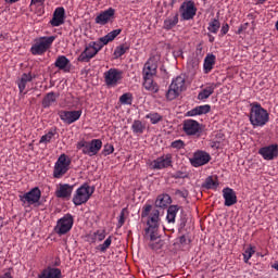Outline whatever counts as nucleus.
I'll use <instances>...</instances> for the list:
<instances>
[{"label": "nucleus", "mask_w": 278, "mask_h": 278, "mask_svg": "<svg viewBox=\"0 0 278 278\" xmlns=\"http://www.w3.org/2000/svg\"><path fill=\"white\" fill-rule=\"evenodd\" d=\"M151 210H153V206L151 204H146L142 207L141 212V218H147V228H146V238L147 240H150L149 247L152 249V251H159V249H162V244L160 243V211L154 210L151 213ZM150 214V215H149Z\"/></svg>", "instance_id": "f257e3e1"}, {"label": "nucleus", "mask_w": 278, "mask_h": 278, "mask_svg": "<svg viewBox=\"0 0 278 278\" xmlns=\"http://www.w3.org/2000/svg\"><path fill=\"white\" fill-rule=\"evenodd\" d=\"M249 121L253 129L266 127L270 121V113L260 102H253L250 104Z\"/></svg>", "instance_id": "f03ea898"}, {"label": "nucleus", "mask_w": 278, "mask_h": 278, "mask_svg": "<svg viewBox=\"0 0 278 278\" xmlns=\"http://www.w3.org/2000/svg\"><path fill=\"white\" fill-rule=\"evenodd\" d=\"M102 147L103 141H101V139H92L91 141L81 139L76 143L77 151H81L83 155H88L89 157H94V155H98Z\"/></svg>", "instance_id": "7ed1b4c3"}, {"label": "nucleus", "mask_w": 278, "mask_h": 278, "mask_svg": "<svg viewBox=\"0 0 278 278\" xmlns=\"http://www.w3.org/2000/svg\"><path fill=\"white\" fill-rule=\"evenodd\" d=\"M55 42V36H43L35 39L30 47L31 55H45Z\"/></svg>", "instance_id": "20e7f679"}, {"label": "nucleus", "mask_w": 278, "mask_h": 278, "mask_svg": "<svg viewBox=\"0 0 278 278\" xmlns=\"http://www.w3.org/2000/svg\"><path fill=\"white\" fill-rule=\"evenodd\" d=\"M92 194H94V187L85 182L76 190L72 201L76 206L84 205L90 201Z\"/></svg>", "instance_id": "39448f33"}, {"label": "nucleus", "mask_w": 278, "mask_h": 278, "mask_svg": "<svg viewBox=\"0 0 278 278\" xmlns=\"http://www.w3.org/2000/svg\"><path fill=\"white\" fill-rule=\"evenodd\" d=\"M186 90V77L177 76L172 80L169 88L166 92V99L168 101H175L179 94H181Z\"/></svg>", "instance_id": "423d86ee"}, {"label": "nucleus", "mask_w": 278, "mask_h": 278, "mask_svg": "<svg viewBox=\"0 0 278 278\" xmlns=\"http://www.w3.org/2000/svg\"><path fill=\"white\" fill-rule=\"evenodd\" d=\"M103 43L100 41H91L85 46L84 51L78 55V62H90L101 49H103Z\"/></svg>", "instance_id": "0eeeda50"}, {"label": "nucleus", "mask_w": 278, "mask_h": 278, "mask_svg": "<svg viewBox=\"0 0 278 278\" xmlns=\"http://www.w3.org/2000/svg\"><path fill=\"white\" fill-rule=\"evenodd\" d=\"M71 168V159L66 154H61L54 164L53 177L54 179H62Z\"/></svg>", "instance_id": "6e6552de"}, {"label": "nucleus", "mask_w": 278, "mask_h": 278, "mask_svg": "<svg viewBox=\"0 0 278 278\" xmlns=\"http://www.w3.org/2000/svg\"><path fill=\"white\" fill-rule=\"evenodd\" d=\"M73 225H75V218L71 215V213H67L58 219L54 231L58 233V236H66V233L73 229Z\"/></svg>", "instance_id": "1a4fd4ad"}, {"label": "nucleus", "mask_w": 278, "mask_h": 278, "mask_svg": "<svg viewBox=\"0 0 278 278\" xmlns=\"http://www.w3.org/2000/svg\"><path fill=\"white\" fill-rule=\"evenodd\" d=\"M197 4L192 0H186L179 8L181 21H192L197 16Z\"/></svg>", "instance_id": "9d476101"}, {"label": "nucleus", "mask_w": 278, "mask_h": 278, "mask_svg": "<svg viewBox=\"0 0 278 278\" xmlns=\"http://www.w3.org/2000/svg\"><path fill=\"white\" fill-rule=\"evenodd\" d=\"M84 114V111L80 110H61L58 112L59 118H61L62 123L65 125H73V123H77L79 118H81V115Z\"/></svg>", "instance_id": "9b49d317"}, {"label": "nucleus", "mask_w": 278, "mask_h": 278, "mask_svg": "<svg viewBox=\"0 0 278 278\" xmlns=\"http://www.w3.org/2000/svg\"><path fill=\"white\" fill-rule=\"evenodd\" d=\"M121 81H123V71L112 67L104 72V83L109 88H115Z\"/></svg>", "instance_id": "f8f14e48"}, {"label": "nucleus", "mask_w": 278, "mask_h": 278, "mask_svg": "<svg viewBox=\"0 0 278 278\" xmlns=\"http://www.w3.org/2000/svg\"><path fill=\"white\" fill-rule=\"evenodd\" d=\"M182 131L186 136H201L203 127L198 121L189 118L182 122Z\"/></svg>", "instance_id": "ddd939ff"}, {"label": "nucleus", "mask_w": 278, "mask_h": 278, "mask_svg": "<svg viewBox=\"0 0 278 278\" xmlns=\"http://www.w3.org/2000/svg\"><path fill=\"white\" fill-rule=\"evenodd\" d=\"M170 166H173V154L170 153L163 154L150 163L152 170H164V168H170Z\"/></svg>", "instance_id": "4468645a"}, {"label": "nucleus", "mask_w": 278, "mask_h": 278, "mask_svg": "<svg viewBox=\"0 0 278 278\" xmlns=\"http://www.w3.org/2000/svg\"><path fill=\"white\" fill-rule=\"evenodd\" d=\"M210 160H212V156L210 153L198 150L193 153V156L190 159L191 166H194V168H199V166H205V164H208Z\"/></svg>", "instance_id": "2eb2a0df"}, {"label": "nucleus", "mask_w": 278, "mask_h": 278, "mask_svg": "<svg viewBox=\"0 0 278 278\" xmlns=\"http://www.w3.org/2000/svg\"><path fill=\"white\" fill-rule=\"evenodd\" d=\"M73 190H75V185L59 184L55 190V197L56 199L71 201V197H73Z\"/></svg>", "instance_id": "dca6fc26"}, {"label": "nucleus", "mask_w": 278, "mask_h": 278, "mask_svg": "<svg viewBox=\"0 0 278 278\" xmlns=\"http://www.w3.org/2000/svg\"><path fill=\"white\" fill-rule=\"evenodd\" d=\"M41 197H42V191H40V188L35 187L30 191L24 193L21 197V201H23V203H27L28 205H34L40 202Z\"/></svg>", "instance_id": "f3484780"}, {"label": "nucleus", "mask_w": 278, "mask_h": 278, "mask_svg": "<svg viewBox=\"0 0 278 278\" xmlns=\"http://www.w3.org/2000/svg\"><path fill=\"white\" fill-rule=\"evenodd\" d=\"M115 14L116 10L109 8L108 10L102 11L96 16L94 23L97 25H108V23H112V21H114Z\"/></svg>", "instance_id": "a211bd4d"}, {"label": "nucleus", "mask_w": 278, "mask_h": 278, "mask_svg": "<svg viewBox=\"0 0 278 278\" xmlns=\"http://www.w3.org/2000/svg\"><path fill=\"white\" fill-rule=\"evenodd\" d=\"M258 154L262 155L263 160L273 161L278 156V144L263 147L258 150Z\"/></svg>", "instance_id": "6ab92c4d"}, {"label": "nucleus", "mask_w": 278, "mask_h": 278, "mask_svg": "<svg viewBox=\"0 0 278 278\" xmlns=\"http://www.w3.org/2000/svg\"><path fill=\"white\" fill-rule=\"evenodd\" d=\"M224 197V205L226 207H231V205H236L238 203V195H236V191L233 189L227 187L223 189Z\"/></svg>", "instance_id": "aec40b11"}, {"label": "nucleus", "mask_w": 278, "mask_h": 278, "mask_svg": "<svg viewBox=\"0 0 278 278\" xmlns=\"http://www.w3.org/2000/svg\"><path fill=\"white\" fill-rule=\"evenodd\" d=\"M66 11L63 7H59L54 10L53 17L50 21V25L52 27H60V25H64V18H65Z\"/></svg>", "instance_id": "412c9836"}, {"label": "nucleus", "mask_w": 278, "mask_h": 278, "mask_svg": "<svg viewBox=\"0 0 278 278\" xmlns=\"http://www.w3.org/2000/svg\"><path fill=\"white\" fill-rule=\"evenodd\" d=\"M142 75L143 77H155L157 75V61H154L153 59L148 60L143 66Z\"/></svg>", "instance_id": "4be33fe9"}, {"label": "nucleus", "mask_w": 278, "mask_h": 278, "mask_svg": "<svg viewBox=\"0 0 278 278\" xmlns=\"http://www.w3.org/2000/svg\"><path fill=\"white\" fill-rule=\"evenodd\" d=\"M212 112V105L203 104L198 105L186 113V116L194 117V116H203L204 114H210Z\"/></svg>", "instance_id": "5701e85b"}, {"label": "nucleus", "mask_w": 278, "mask_h": 278, "mask_svg": "<svg viewBox=\"0 0 278 278\" xmlns=\"http://www.w3.org/2000/svg\"><path fill=\"white\" fill-rule=\"evenodd\" d=\"M38 278H62V269L48 266L47 268L42 269V271L38 275Z\"/></svg>", "instance_id": "b1692460"}, {"label": "nucleus", "mask_w": 278, "mask_h": 278, "mask_svg": "<svg viewBox=\"0 0 278 278\" xmlns=\"http://www.w3.org/2000/svg\"><path fill=\"white\" fill-rule=\"evenodd\" d=\"M54 66L59 68V71L71 73V60L65 55H59L54 62Z\"/></svg>", "instance_id": "393cba45"}, {"label": "nucleus", "mask_w": 278, "mask_h": 278, "mask_svg": "<svg viewBox=\"0 0 278 278\" xmlns=\"http://www.w3.org/2000/svg\"><path fill=\"white\" fill-rule=\"evenodd\" d=\"M34 79H36V76L31 75V73L22 74V77L17 81V87L21 94L25 92V89L27 88V84H29L30 81H34Z\"/></svg>", "instance_id": "a878e982"}, {"label": "nucleus", "mask_w": 278, "mask_h": 278, "mask_svg": "<svg viewBox=\"0 0 278 278\" xmlns=\"http://www.w3.org/2000/svg\"><path fill=\"white\" fill-rule=\"evenodd\" d=\"M216 64V55L213 53L206 54L203 63V73L208 75L214 70V65Z\"/></svg>", "instance_id": "bb28decb"}, {"label": "nucleus", "mask_w": 278, "mask_h": 278, "mask_svg": "<svg viewBox=\"0 0 278 278\" xmlns=\"http://www.w3.org/2000/svg\"><path fill=\"white\" fill-rule=\"evenodd\" d=\"M218 88L216 84H210L206 88L202 89L198 94V101H207L208 97Z\"/></svg>", "instance_id": "cd10ccee"}, {"label": "nucleus", "mask_w": 278, "mask_h": 278, "mask_svg": "<svg viewBox=\"0 0 278 278\" xmlns=\"http://www.w3.org/2000/svg\"><path fill=\"white\" fill-rule=\"evenodd\" d=\"M143 88L152 94L160 92V86L157 85V83H154L153 78L151 77H143Z\"/></svg>", "instance_id": "c85d7f7f"}, {"label": "nucleus", "mask_w": 278, "mask_h": 278, "mask_svg": "<svg viewBox=\"0 0 278 278\" xmlns=\"http://www.w3.org/2000/svg\"><path fill=\"white\" fill-rule=\"evenodd\" d=\"M122 33H123V29L117 28L110 31L104 37H101L99 40L101 41L102 46L105 47V45H108L109 42H112L115 38L121 36Z\"/></svg>", "instance_id": "c756f323"}, {"label": "nucleus", "mask_w": 278, "mask_h": 278, "mask_svg": "<svg viewBox=\"0 0 278 278\" xmlns=\"http://www.w3.org/2000/svg\"><path fill=\"white\" fill-rule=\"evenodd\" d=\"M177 23H179V14L176 13L164 20L163 28H165L167 31H170L173 27L177 26Z\"/></svg>", "instance_id": "7c9ffc66"}, {"label": "nucleus", "mask_w": 278, "mask_h": 278, "mask_svg": "<svg viewBox=\"0 0 278 278\" xmlns=\"http://www.w3.org/2000/svg\"><path fill=\"white\" fill-rule=\"evenodd\" d=\"M55 136H58V128H50L46 135L41 136L39 144L51 143Z\"/></svg>", "instance_id": "2f4dec72"}, {"label": "nucleus", "mask_w": 278, "mask_h": 278, "mask_svg": "<svg viewBox=\"0 0 278 278\" xmlns=\"http://www.w3.org/2000/svg\"><path fill=\"white\" fill-rule=\"evenodd\" d=\"M173 203V200L170 199V195L163 193L157 195L155 200V206L156 207H168Z\"/></svg>", "instance_id": "473e14b6"}, {"label": "nucleus", "mask_w": 278, "mask_h": 278, "mask_svg": "<svg viewBox=\"0 0 278 278\" xmlns=\"http://www.w3.org/2000/svg\"><path fill=\"white\" fill-rule=\"evenodd\" d=\"M179 212V206L178 205H170L167 208V215H166V220L167 223L175 225V218H177V213Z\"/></svg>", "instance_id": "72a5a7b5"}, {"label": "nucleus", "mask_w": 278, "mask_h": 278, "mask_svg": "<svg viewBox=\"0 0 278 278\" xmlns=\"http://www.w3.org/2000/svg\"><path fill=\"white\" fill-rule=\"evenodd\" d=\"M144 129H147V126H144L140 119H135L132 122L131 130L135 136H142V134H144Z\"/></svg>", "instance_id": "f704fd0d"}, {"label": "nucleus", "mask_w": 278, "mask_h": 278, "mask_svg": "<svg viewBox=\"0 0 278 278\" xmlns=\"http://www.w3.org/2000/svg\"><path fill=\"white\" fill-rule=\"evenodd\" d=\"M129 49H130V46L127 42L117 46L114 50L115 59L118 60V58H123V55H125V53H127Z\"/></svg>", "instance_id": "c9c22d12"}, {"label": "nucleus", "mask_w": 278, "mask_h": 278, "mask_svg": "<svg viewBox=\"0 0 278 278\" xmlns=\"http://www.w3.org/2000/svg\"><path fill=\"white\" fill-rule=\"evenodd\" d=\"M220 29V21L217 17L211 20V23H208L207 31L210 34H218V30Z\"/></svg>", "instance_id": "e433bc0d"}, {"label": "nucleus", "mask_w": 278, "mask_h": 278, "mask_svg": "<svg viewBox=\"0 0 278 278\" xmlns=\"http://www.w3.org/2000/svg\"><path fill=\"white\" fill-rule=\"evenodd\" d=\"M56 98H55V92L51 91L46 94V97L42 100V106L43 108H51L53 103H55Z\"/></svg>", "instance_id": "4c0bfd02"}, {"label": "nucleus", "mask_w": 278, "mask_h": 278, "mask_svg": "<svg viewBox=\"0 0 278 278\" xmlns=\"http://www.w3.org/2000/svg\"><path fill=\"white\" fill-rule=\"evenodd\" d=\"M202 188H205V190H216V188H218V180H214L212 176H208L202 185Z\"/></svg>", "instance_id": "58836bf2"}, {"label": "nucleus", "mask_w": 278, "mask_h": 278, "mask_svg": "<svg viewBox=\"0 0 278 278\" xmlns=\"http://www.w3.org/2000/svg\"><path fill=\"white\" fill-rule=\"evenodd\" d=\"M112 247V236H109L103 243L96 247V251H99L100 253H105L108 249Z\"/></svg>", "instance_id": "ea45409f"}, {"label": "nucleus", "mask_w": 278, "mask_h": 278, "mask_svg": "<svg viewBox=\"0 0 278 278\" xmlns=\"http://www.w3.org/2000/svg\"><path fill=\"white\" fill-rule=\"evenodd\" d=\"M119 103L122 105H131V103H134V94H131V92L123 93L119 97Z\"/></svg>", "instance_id": "a19ab883"}, {"label": "nucleus", "mask_w": 278, "mask_h": 278, "mask_svg": "<svg viewBox=\"0 0 278 278\" xmlns=\"http://www.w3.org/2000/svg\"><path fill=\"white\" fill-rule=\"evenodd\" d=\"M255 255V247L249 245L243 252V261L245 264H249V260Z\"/></svg>", "instance_id": "79ce46f5"}, {"label": "nucleus", "mask_w": 278, "mask_h": 278, "mask_svg": "<svg viewBox=\"0 0 278 278\" xmlns=\"http://www.w3.org/2000/svg\"><path fill=\"white\" fill-rule=\"evenodd\" d=\"M146 118H149L152 125H157V123L162 122L163 117L159 113L152 112L147 114Z\"/></svg>", "instance_id": "37998d69"}, {"label": "nucleus", "mask_w": 278, "mask_h": 278, "mask_svg": "<svg viewBox=\"0 0 278 278\" xmlns=\"http://www.w3.org/2000/svg\"><path fill=\"white\" fill-rule=\"evenodd\" d=\"M112 153H114V146L106 143L102 150V155H104V157H108V155H112Z\"/></svg>", "instance_id": "c03bdc74"}, {"label": "nucleus", "mask_w": 278, "mask_h": 278, "mask_svg": "<svg viewBox=\"0 0 278 278\" xmlns=\"http://www.w3.org/2000/svg\"><path fill=\"white\" fill-rule=\"evenodd\" d=\"M172 149H177V151L185 149L186 143L184 142V140L178 139L172 142L170 144Z\"/></svg>", "instance_id": "a18cd8bd"}, {"label": "nucleus", "mask_w": 278, "mask_h": 278, "mask_svg": "<svg viewBox=\"0 0 278 278\" xmlns=\"http://www.w3.org/2000/svg\"><path fill=\"white\" fill-rule=\"evenodd\" d=\"M96 236H97L98 242H103V240H105V236H106L105 229H103V230H97V231H96Z\"/></svg>", "instance_id": "49530a36"}, {"label": "nucleus", "mask_w": 278, "mask_h": 278, "mask_svg": "<svg viewBox=\"0 0 278 278\" xmlns=\"http://www.w3.org/2000/svg\"><path fill=\"white\" fill-rule=\"evenodd\" d=\"M125 210L126 208H123L121 214H119V219H118V223H117L118 229H121V227H123V225H125Z\"/></svg>", "instance_id": "de8ad7c7"}, {"label": "nucleus", "mask_w": 278, "mask_h": 278, "mask_svg": "<svg viewBox=\"0 0 278 278\" xmlns=\"http://www.w3.org/2000/svg\"><path fill=\"white\" fill-rule=\"evenodd\" d=\"M222 36H227L229 34V24H224L220 29Z\"/></svg>", "instance_id": "09e8293b"}, {"label": "nucleus", "mask_w": 278, "mask_h": 278, "mask_svg": "<svg viewBox=\"0 0 278 278\" xmlns=\"http://www.w3.org/2000/svg\"><path fill=\"white\" fill-rule=\"evenodd\" d=\"M176 194H178V197H181L182 199H187L188 197V190H176Z\"/></svg>", "instance_id": "8fccbe9b"}, {"label": "nucleus", "mask_w": 278, "mask_h": 278, "mask_svg": "<svg viewBox=\"0 0 278 278\" xmlns=\"http://www.w3.org/2000/svg\"><path fill=\"white\" fill-rule=\"evenodd\" d=\"M174 177L175 179H186L187 176L182 172H177Z\"/></svg>", "instance_id": "3c124183"}, {"label": "nucleus", "mask_w": 278, "mask_h": 278, "mask_svg": "<svg viewBox=\"0 0 278 278\" xmlns=\"http://www.w3.org/2000/svg\"><path fill=\"white\" fill-rule=\"evenodd\" d=\"M89 240L91 243L97 242V231H94L93 233L89 235Z\"/></svg>", "instance_id": "603ef678"}, {"label": "nucleus", "mask_w": 278, "mask_h": 278, "mask_svg": "<svg viewBox=\"0 0 278 278\" xmlns=\"http://www.w3.org/2000/svg\"><path fill=\"white\" fill-rule=\"evenodd\" d=\"M46 0H31L30 5H36L39 3V5H43Z\"/></svg>", "instance_id": "864d4df0"}, {"label": "nucleus", "mask_w": 278, "mask_h": 278, "mask_svg": "<svg viewBox=\"0 0 278 278\" xmlns=\"http://www.w3.org/2000/svg\"><path fill=\"white\" fill-rule=\"evenodd\" d=\"M179 242H180V244H188V239L186 238V236H180L179 237Z\"/></svg>", "instance_id": "5fc2aeb1"}, {"label": "nucleus", "mask_w": 278, "mask_h": 278, "mask_svg": "<svg viewBox=\"0 0 278 278\" xmlns=\"http://www.w3.org/2000/svg\"><path fill=\"white\" fill-rule=\"evenodd\" d=\"M206 36L208 38V42H214V40H216V38L212 35V33H207Z\"/></svg>", "instance_id": "6e6d98bb"}, {"label": "nucleus", "mask_w": 278, "mask_h": 278, "mask_svg": "<svg viewBox=\"0 0 278 278\" xmlns=\"http://www.w3.org/2000/svg\"><path fill=\"white\" fill-rule=\"evenodd\" d=\"M0 278H14V277H12V273L7 271V273H4V275L1 276Z\"/></svg>", "instance_id": "4d7b16f0"}, {"label": "nucleus", "mask_w": 278, "mask_h": 278, "mask_svg": "<svg viewBox=\"0 0 278 278\" xmlns=\"http://www.w3.org/2000/svg\"><path fill=\"white\" fill-rule=\"evenodd\" d=\"M5 1V3H17V1H20V0H4Z\"/></svg>", "instance_id": "13d9d810"}, {"label": "nucleus", "mask_w": 278, "mask_h": 278, "mask_svg": "<svg viewBox=\"0 0 278 278\" xmlns=\"http://www.w3.org/2000/svg\"><path fill=\"white\" fill-rule=\"evenodd\" d=\"M264 3H266V0H257L256 1V5L264 4Z\"/></svg>", "instance_id": "bf43d9fd"}, {"label": "nucleus", "mask_w": 278, "mask_h": 278, "mask_svg": "<svg viewBox=\"0 0 278 278\" xmlns=\"http://www.w3.org/2000/svg\"><path fill=\"white\" fill-rule=\"evenodd\" d=\"M271 267L275 268V270H278V262L271 265Z\"/></svg>", "instance_id": "052dcab7"}, {"label": "nucleus", "mask_w": 278, "mask_h": 278, "mask_svg": "<svg viewBox=\"0 0 278 278\" xmlns=\"http://www.w3.org/2000/svg\"><path fill=\"white\" fill-rule=\"evenodd\" d=\"M181 227H186V223H181Z\"/></svg>", "instance_id": "680f3d73"}, {"label": "nucleus", "mask_w": 278, "mask_h": 278, "mask_svg": "<svg viewBox=\"0 0 278 278\" xmlns=\"http://www.w3.org/2000/svg\"><path fill=\"white\" fill-rule=\"evenodd\" d=\"M198 51H203V48H198Z\"/></svg>", "instance_id": "e2e57ef3"}]
</instances>
